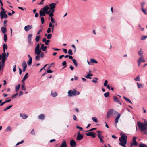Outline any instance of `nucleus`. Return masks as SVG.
I'll list each match as a JSON object with an SVG mask.
<instances>
[{
	"mask_svg": "<svg viewBox=\"0 0 147 147\" xmlns=\"http://www.w3.org/2000/svg\"><path fill=\"white\" fill-rule=\"evenodd\" d=\"M32 63V59H29V60L27 61V63L28 65H30Z\"/></svg>",
	"mask_w": 147,
	"mask_h": 147,
	"instance_id": "40",
	"label": "nucleus"
},
{
	"mask_svg": "<svg viewBox=\"0 0 147 147\" xmlns=\"http://www.w3.org/2000/svg\"><path fill=\"white\" fill-rule=\"evenodd\" d=\"M137 84L138 85V88H143V86L142 84L140 83H139L138 82H137Z\"/></svg>",
	"mask_w": 147,
	"mask_h": 147,
	"instance_id": "33",
	"label": "nucleus"
},
{
	"mask_svg": "<svg viewBox=\"0 0 147 147\" xmlns=\"http://www.w3.org/2000/svg\"><path fill=\"white\" fill-rule=\"evenodd\" d=\"M97 136L98 138L100 139V142L101 143H104V141L102 139V138H103V136H101L100 134H98Z\"/></svg>",
	"mask_w": 147,
	"mask_h": 147,
	"instance_id": "21",
	"label": "nucleus"
},
{
	"mask_svg": "<svg viewBox=\"0 0 147 147\" xmlns=\"http://www.w3.org/2000/svg\"><path fill=\"white\" fill-rule=\"evenodd\" d=\"M145 123L138 121L137 122L138 126L140 129V131L141 132H143L144 133L147 135V122L144 121Z\"/></svg>",
	"mask_w": 147,
	"mask_h": 147,
	"instance_id": "1",
	"label": "nucleus"
},
{
	"mask_svg": "<svg viewBox=\"0 0 147 147\" xmlns=\"http://www.w3.org/2000/svg\"><path fill=\"white\" fill-rule=\"evenodd\" d=\"M0 16L1 18L3 19V18L6 19L7 17V15L5 14V12L1 11L0 12Z\"/></svg>",
	"mask_w": 147,
	"mask_h": 147,
	"instance_id": "6",
	"label": "nucleus"
},
{
	"mask_svg": "<svg viewBox=\"0 0 147 147\" xmlns=\"http://www.w3.org/2000/svg\"><path fill=\"white\" fill-rule=\"evenodd\" d=\"M93 76V74H88L87 76H86L85 77L86 78H88L89 79H91L92 78L89 77V76Z\"/></svg>",
	"mask_w": 147,
	"mask_h": 147,
	"instance_id": "42",
	"label": "nucleus"
},
{
	"mask_svg": "<svg viewBox=\"0 0 147 147\" xmlns=\"http://www.w3.org/2000/svg\"><path fill=\"white\" fill-rule=\"evenodd\" d=\"M11 99H9L8 100H6L5 101L3 102H2L1 104H0V106H2L4 104H5V103L9 102H10L11 101Z\"/></svg>",
	"mask_w": 147,
	"mask_h": 147,
	"instance_id": "27",
	"label": "nucleus"
},
{
	"mask_svg": "<svg viewBox=\"0 0 147 147\" xmlns=\"http://www.w3.org/2000/svg\"><path fill=\"white\" fill-rule=\"evenodd\" d=\"M1 30L2 31V32L3 34H4L7 31V29H6V28L5 27H3L1 28Z\"/></svg>",
	"mask_w": 147,
	"mask_h": 147,
	"instance_id": "26",
	"label": "nucleus"
},
{
	"mask_svg": "<svg viewBox=\"0 0 147 147\" xmlns=\"http://www.w3.org/2000/svg\"><path fill=\"white\" fill-rule=\"evenodd\" d=\"M60 147H67V144L65 140L63 141V142L60 146Z\"/></svg>",
	"mask_w": 147,
	"mask_h": 147,
	"instance_id": "22",
	"label": "nucleus"
},
{
	"mask_svg": "<svg viewBox=\"0 0 147 147\" xmlns=\"http://www.w3.org/2000/svg\"><path fill=\"white\" fill-rule=\"evenodd\" d=\"M32 35L31 34H29L27 37L28 42L30 45H31L32 43L31 40Z\"/></svg>",
	"mask_w": 147,
	"mask_h": 147,
	"instance_id": "11",
	"label": "nucleus"
},
{
	"mask_svg": "<svg viewBox=\"0 0 147 147\" xmlns=\"http://www.w3.org/2000/svg\"><path fill=\"white\" fill-rule=\"evenodd\" d=\"M40 36L39 35L36 36L35 39V41L36 42H39L40 39Z\"/></svg>",
	"mask_w": 147,
	"mask_h": 147,
	"instance_id": "38",
	"label": "nucleus"
},
{
	"mask_svg": "<svg viewBox=\"0 0 147 147\" xmlns=\"http://www.w3.org/2000/svg\"><path fill=\"white\" fill-rule=\"evenodd\" d=\"M134 80L136 81H140V78L139 76L138 75L137 77H136L134 79Z\"/></svg>",
	"mask_w": 147,
	"mask_h": 147,
	"instance_id": "48",
	"label": "nucleus"
},
{
	"mask_svg": "<svg viewBox=\"0 0 147 147\" xmlns=\"http://www.w3.org/2000/svg\"><path fill=\"white\" fill-rule=\"evenodd\" d=\"M44 0H41V2L38 3V5H43L44 4L43 2H44Z\"/></svg>",
	"mask_w": 147,
	"mask_h": 147,
	"instance_id": "62",
	"label": "nucleus"
},
{
	"mask_svg": "<svg viewBox=\"0 0 147 147\" xmlns=\"http://www.w3.org/2000/svg\"><path fill=\"white\" fill-rule=\"evenodd\" d=\"M28 73H27L25 75L23 79L22 80V81L23 82H24V81L28 77Z\"/></svg>",
	"mask_w": 147,
	"mask_h": 147,
	"instance_id": "34",
	"label": "nucleus"
},
{
	"mask_svg": "<svg viewBox=\"0 0 147 147\" xmlns=\"http://www.w3.org/2000/svg\"><path fill=\"white\" fill-rule=\"evenodd\" d=\"M68 93V96L70 97L76 95V89H74L73 90H69Z\"/></svg>",
	"mask_w": 147,
	"mask_h": 147,
	"instance_id": "4",
	"label": "nucleus"
},
{
	"mask_svg": "<svg viewBox=\"0 0 147 147\" xmlns=\"http://www.w3.org/2000/svg\"><path fill=\"white\" fill-rule=\"evenodd\" d=\"M85 134L87 136H91L93 138H95L96 137L95 134L93 132H89L86 133Z\"/></svg>",
	"mask_w": 147,
	"mask_h": 147,
	"instance_id": "15",
	"label": "nucleus"
},
{
	"mask_svg": "<svg viewBox=\"0 0 147 147\" xmlns=\"http://www.w3.org/2000/svg\"><path fill=\"white\" fill-rule=\"evenodd\" d=\"M51 94L53 97H55L57 95V93L56 92H54L53 93H51Z\"/></svg>",
	"mask_w": 147,
	"mask_h": 147,
	"instance_id": "44",
	"label": "nucleus"
},
{
	"mask_svg": "<svg viewBox=\"0 0 147 147\" xmlns=\"http://www.w3.org/2000/svg\"><path fill=\"white\" fill-rule=\"evenodd\" d=\"M138 61H140L141 63L142 62H145V60L143 59L142 57H140L138 59Z\"/></svg>",
	"mask_w": 147,
	"mask_h": 147,
	"instance_id": "30",
	"label": "nucleus"
},
{
	"mask_svg": "<svg viewBox=\"0 0 147 147\" xmlns=\"http://www.w3.org/2000/svg\"><path fill=\"white\" fill-rule=\"evenodd\" d=\"M38 117L40 120H43L45 118V115L43 114H41L38 116Z\"/></svg>",
	"mask_w": 147,
	"mask_h": 147,
	"instance_id": "18",
	"label": "nucleus"
},
{
	"mask_svg": "<svg viewBox=\"0 0 147 147\" xmlns=\"http://www.w3.org/2000/svg\"><path fill=\"white\" fill-rule=\"evenodd\" d=\"M113 100L114 101L120 104V102L118 98L116 96H114L113 97Z\"/></svg>",
	"mask_w": 147,
	"mask_h": 147,
	"instance_id": "24",
	"label": "nucleus"
},
{
	"mask_svg": "<svg viewBox=\"0 0 147 147\" xmlns=\"http://www.w3.org/2000/svg\"><path fill=\"white\" fill-rule=\"evenodd\" d=\"M52 36V35L51 34H48V35L47 36V38L48 39H50Z\"/></svg>",
	"mask_w": 147,
	"mask_h": 147,
	"instance_id": "55",
	"label": "nucleus"
},
{
	"mask_svg": "<svg viewBox=\"0 0 147 147\" xmlns=\"http://www.w3.org/2000/svg\"><path fill=\"white\" fill-rule=\"evenodd\" d=\"M20 86V84H18L15 88V91L16 92L19 89Z\"/></svg>",
	"mask_w": 147,
	"mask_h": 147,
	"instance_id": "45",
	"label": "nucleus"
},
{
	"mask_svg": "<svg viewBox=\"0 0 147 147\" xmlns=\"http://www.w3.org/2000/svg\"><path fill=\"white\" fill-rule=\"evenodd\" d=\"M92 119L94 122L96 123H97L98 122V121L96 117H92Z\"/></svg>",
	"mask_w": 147,
	"mask_h": 147,
	"instance_id": "41",
	"label": "nucleus"
},
{
	"mask_svg": "<svg viewBox=\"0 0 147 147\" xmlns=\"http://www.w3.org/2000/svg\"><path fill=\"white\" fill-rule=\"evenodd\" d=\"M9 53H7V55L5 53H4V52L2 53V55H3V59H2L3 63L5 62V61L6 60L7 58L8 57Z\"/></svg>",
	"mask_w": 147,
	"mask_h": 147,
	"instance_id": "7",
	"label": "nucleus"
},
{
	"mask_svg": "<svg viewBox=\"0 0 147 147\" xmlns=\"http://www.w3.org/2000/svg\"><path fill=\"white\" fill-rule=\"evenodd\" d=\"M108 81L107 80H105L104 81V85L105 87L107 86V85Z\"/></svg>",
	"mask_w": 147,
	"mask_h": 147,
	"instance_id": "57",
	"label": "nucleus"
},
{
	"mask_svg": "<svg viewBox=\"0 0 147 147\" xmlns=\"http://www.w3.org/2000/svg\"><path fill=\"white\" fill-rule=\"evenodd\" d=\"M109 95V93L108 92H106L104 94V96L105 97H108Z\"/></svg>",
	"mask_w": 147,
	"mask_h": 147,
	"instance_id": "52",
	"label": "nucleus"
},
{
	"mask_svg": "<svg viewBox=\"0 0 147 147\" xmlns=\"http://www.w3.org/2000/svg\"><path fill=\"white\" fill-rule=\"evenodd\" d=\"M7 45H5V44L4 43L3 44V52H4V53L5 52V49H7Z\"/></svg>",
	"mask_w": 147,
	"mask_h": 147,
	"instance_id": "36",
	"label": "nucleus"
},
{
	"mask_svg": "<svg viewBox=\"0 0 147 147\" xmlns=\"http://www.w3.org/2000/svg\"><path fill=\"white\" fill-rule=\"evenodd\" d=\"M113 109H111L109 110L107 114V118H108L113 115Z\"/></svg>",
	"mask_w": 147,
	"mask_h": 147,
	"instance_id": "10",
	"label": "nucleus"
},
{
	"mask_svg": "<svg viewBox=\"0 0 147 147\" xmlns=\"http://www.w3.org/2000/svg\"><path fill=\"white\" fill-rule=\"evenodd\" d=\"M12 105H10L8 106L6 108H4V109L3 111H5L7 110L8 109H9L12 107Z\"/></svg>",
	"mask_w": 147,
	"mask_h": 147,
	"instance_id": "43",
	"label": "nucleus"
},
{
	"mask_svg": "<svg viewBox=\"0 0 147 147\" xmlns=\"http://www.w3.org/2000/svg\"><path fill=\"white\" fill-rule=\"evenodd\" d=\"M90 61L91 63H97L98 62L96 60L93 59H90Z\"/></svg>",
	"mask_w": 147,
	"mask_h": 147,
	"instance_id": "35",
	"label": "nucleus"
},
{
	"mask_svg": "<svg viewBox=\"0 0 147 147\" xmlns=\"http://www.w3.org/2000/svg\"><path fill=\"white\" fill-rule=\"evenodd\" d=\"M138 53L139 55L141 56H142V55L143 54V51H142V50L141 48L140 49V50L138 52Z\"/></svg>",
	"mask_w": 147,
	"mask_h": 147,
	"instance_id": "25",
	"label": "nucleus"
},
{
	"mask_svg": "<svg viewBox=\"0 0 147 147\" xmlns=\"http://www.w3.org/2000/svg\"><path fill=\"white\" fill-rule=\"evenodd\" d=\"M49 27L50 28L54 27V25H52V23L51 22H50L49 23Z\"/></svg>",
	"mask_w": 147,
	"mask_h": 147,
	"instance_id": "59",
	"label": "nucleus"
},
{
	"mask_svg": "<svg viewBox=\"0 0 147 147\" xmlns=\"http://www.w3.org/2000/svg\"><path fill=\"white\" fill-rule=\"evenodd\" d=\"M47 47L46 46H45L44 47H42L40 49V50H42L43 51H46V49H47Z\"/></svg>",
	"mask_w": 147,
	"mask_h": 147,
	"instance_id": "47",
	"label": "nucleus"
},
{
	"mask_svg": "<svg viewBox=\"0 0 147 147\" xmlns=\"http://www.w3.org/2000/svg\"><path fill=\"white\" fill-rule=\"evenodd\" d=\"M138 147H147V146L143 143H141L139 144Z\"/></svg>",
	"mask_w": 147,
	"mask_h": 147,
	"instance_id": "39",
	"label": "nucleus"
},
{
	"mask_svg": "<svg viewBox=\"0 0 147 147\" xmlns=\"http://www.w3.org/2000/svg\"><path fill=\"white\" fill-rule=\"evenodd\" d=\"M22 65L23 68H26L27 65H26V62L25 61H24L23 62V63H22Z\"/></svg>",
	"mask_w": 147,
	"mask_h": 147,
	"instance_id": "31",
	"label": "nucleus"
},
{
	"mask_svg": "<svg viewBox=\"0 0 147 147\" xmlns=\"http://www.w3.org/2000/svg\"><path fill=\"white\" fill-rule=\"evenodd\" d=\"M50 17V19L51 21V22L53 23H54L55 22V21L54 18L53 17L54 16V14L52 13H50V15H49Z\"/></svg>",
	"mask_w": 147,
	"mask_h": 147,
	"instance_id": "16",
	"label": "nucleus"
},
{
	"mask_svg": "<svg viewBox=\"0 0 147 147\" xmlns=\"http://www.w3.org/2000/svg\"><path fill=\"white\" fill-rule=\"evenodd\" d=\"M68 53L69 55H73L72 51L71 49H69L68 51Z\"/></svg>",
	"mask_w": 147,
	"mask_h": 147,
	"instance_id": "51",
	"label": "nucleus"
},
{
	"mask_svg": "<svg viewBox=\"0 0 147 147\" xmlns=\"http://www.w3.org/2000/svg\"><path fill=\"white\" fill-rule=\"evenodd\" d=\"M21 88L22 90L25 91L26 90V88L25 87V83L24 82H23L22 83L21 85Z\"/></svg>",
	"mask_w": 147,
	"mask_h": 147,
	"instance_id": "28",
	"label": "nucleus"
},
{
	"mask_svg": "<svg viewBox=\"0 0 147 147\" xmlns=\"http://www.w3.org/2000/svg\"><path fill=\"white\" fill-rule=\"evenodd\" d=\"M40 45L39 43H38L35 48V53H36V52H37L38 53L41 52V50H40Z\"/></svg>",
	"mask_w": 147,
	"mask_h": 147,
	"instance_id": "8",
	"label": "nucleus"
},
{
	"mask_svg": "<svg viewBox=\"0 0 147 147\" xmlns=\"http://www.w3.org/2000/svg\"><path fill=\"white\" fill-rule=\"evenodd\" d=\"M146 38V37L145 36H142L141 37V40H145Z\"/></svg>",
	"mask_w": 147,
	"mask_h": 147,
	"instance_id": "54",
	"label": "nucleus"
},
{
	"mask_svg": "<svg viewBox=\"0 0 147 147\" xmlns=\"http://www.w3.org/2000/svg\"><path fill=\"white\" fill-rule=\"evenodd\" d=\"M20 116L24 119H25L28 117L27 115L25 114L20 113Z\"/></svg>",
	"mask_w": 147,
	"mask_h": 147,
	"instance_id": "19",
	"label": "nucleus"
},
{
	"mask_svg": "<svg viewBox=\"0 0 147 147\" xmlns=\"http://www.w3.org/2000/svg\"><path fill=\"white\" fill-rule=\"evenodd\" d=\"M56 5V3H53L50 4L49 5V7L50 11L51 12H52L53 13L55 12V8Z\"/></svg>",
	"mask_w": 147,
	"mask_h": 147,
	"instance_id": "3",
	"label": "nucleus"
},
{
	"mask_svg": "<svg viewBox=\"0 0 147 147\" xmlns=\"http://www.w3.org/2000/svg\"><path fill=\"white\" fill-rule=\"evenodd\" d=\"M83 138V136L80 134L78 132V133L77 140H82Z\"/></svg>",
	"mask_w": 147,
	"mask_h": 147,
	"instance_id": "17",
	"label": "nucleus"
},
{
	"mask_svg": "<svg viewBox=\"0 0 147 147\" xmlns=\"http://www.w3.org/2000/svg\"><path fill=\"white\" fill-rule=\"evenodd\" d=\"M49 9V6L47 5L41 9L44 11L45 13H46L47 14L49 15L50 13H52V12H50L49 10H48Z\"/></svg>",
	"mask_w": 147,
	"mask_h": 147,
	"instance_id": "5",
	"label": "nucleus"
},
{
	"mask_svg": "<svg viewBox=\"0 0 147 147\" xmlns=\"http://www.w3.org/2000/svg\"><path fill=\"white\" fill-rule=\"evenodd\" d=\"M96 128H92L90 129L88 131H86V132H89L90 131H93L96 130Z\"/></svg>",
	"mask_w": 147,
	"mask_h": 147,
	"instance_id": "61",
	"label": "nucleus"
},
{
	"mask_svg": "<svg viewBox=\"0 0 147 147\" xmlns=\"http://www.w3.org/2000/svg\"><path fill=\"white\" fill-rule=\"evenodd\" d=\"M50 41V40H46V41L45 42V44L46 45H48L49 44V42Z\"/></svg>",
	"mask_w": 147,
	"mask_h": 147,
	"instance_id": "60",
	"label": "nucleus"
},
{
	"mask_svg": "<svg viewBox=\"0 0 147 147\" xmlns=\"http://www.w3.org/2000/svg\"><path fill=\"white\" fill-rule=\"evenodd\" d=\"M47 13L41 9L39 11V14L41 16H44Z\"/></svg>",
	"mask_w": 147,
	"mask_h": 147,
	"instance_id": "23",
	"label": "nucleus"
},
{
	"mask_svg": "<svg viewBox=\"0 0 147 147\" xmlns=\"http://www.w3.org/2000/svg\"><path fill=\"white\" fill-rule=\"evenodd\" d=\"M41 52L38 53L37 52H36V53H35L36 55H37L35 57V59L36 60L39 61L40 60V57L39 55H40Z\"/></svg>",
	"mask_w": 147,
	"mask_h": 147,
	"instance_id": "20",
	"label": "nucleus"
},
{
	"mask_svg": "<svg viewBox=\"0 0 147 147\" xmlns=\"http://www.w3.org/2000/svg\"><path fill=\"white\" fill-rule=\"evenodd\" d=\"M141 9L142 12L145 14H147V8H146L145 9L142 8Z\"/></svg>",
	"mask_w": 147,
	"mask_h": 147,
	"instance_id": "29",
	"label": "nucleus"
},
{
	"mask_svg": "<svg viewBox=\"0 0 147 147\" xmlns=\"http://www.w3.org/2000/svg\"><path fill=\"white\" fill-rule=\"evenodd\" d=\"M32 28V25H28L24 27V30L26 32H28Z\"/></svg>",
	"mask_w": 147,
	"mask_h": 147,
	"instance_id": "12",
	"label": "nucleus"
},
{
	"mask_svg": "<svg viewBox=\"0 0 147 147\" xmlns=\"http://www.w3.org/2000/svg\"><path fill=\"white\" fill-rule=\"evenodd\" d=\"M40 18H41V22L42 24H43L44 22V17H40Z\"/></svg>",
	"mask_w": 147,
	"mask_h": 147,
	"instance_id": "53",
	"label": "nucleus"
},
{
	"mask_svg": "<svg viewBox=\"0 0 147 147\" xmlns=\"http://www.w3.org/2000/svg\"><path fill=\"white\" fill-rule=\"evenodd\" d=\"M137 137H134L133 138L132 140V142L131 143V146H137L138 144V143L136 141V139L137 138Z\"/></svg>",
	"mask_w": 147,
	"mask_h": 147,
	"instance_id": "9",
	"label": "nucleus"
},
{
	"mask_svg": "<svg viewBox=\"0 0 147 147\" xmlns=\"http://www.w3.org/2000/svg\"><path fill=\"white\" fill-rule=\"evenodd\" d=\"M4 41L6 42L7 40V35L6 34H4Z\"/></svg>",
	"mask_w": 147,
	"mask_h": 147,
	"instance_id": "46",
	"label": "nucleus"
},
{
	"mask_svg": "<svg viewBox=\"0 0 147 147\" xmlns=\"http://www.w3.org/2000/svg\"><path fill=\"white\" fill-rule=\"evenodd\" d=\"M123 98L126 100V101L127 102H128L130 103L131 104H132V103L131 100L130 99H128L127 97H126L125 96H123Z\"/></svg>",
	"mask_w": 147,
	"mask_h": 147,
	"instance_id": "32",
	"label": "nucleus"
},
{
	"mask_svg": "<svg viewBox=\"0 0 147 147\" xmlns=\"http://www.w3.org/2000/svg\"><path fill=\"white\" fill-rule=\"evenodd\" d=\"M70 144L71 147H75L76 146V142L73 139L71 140Z\"/></svg>",
	"mask_w": 147,
	"mask_h": 147,
	"instance_id": "14",
	"label": "nucleus"
},
{
	"mask_svg": "<svg viewBox=\"0 0 147 147\" xmlns=\"http://www.w3.org/2000/svg\"><path fill=\"white\" fill-rule=\"evenodd\" d=\"M66 62L65 61L63 62L62 63V65L63 66H65L64 68L66 67Z\"/></svg>",
	"mask_w": 147,
	"mask_h": 147,
	"instance_id": "56",
	"label": "nucleus"
},
{
	"mask_svg": "<svg viewBox=\"0 0 147 147\" xmlns=\"http://www.w3.org/2000/svg\"><path fill=\"white\" fill-rule=\"evenodd\" d=\"M51 29L50 28H49L47 30V32L48 33H49L51 32Z\"/></svg>",
	"mask_w": 147,
	"mask_h": 147,
	"instance_id": "64",
	"label": "nucleus"
},
{
	"mask_svg": "<svg viewBox=\"0 0 147 147\" xmlns=\"http://www.w3.org/2000/svg\"><path fill=\"white\" fill-rule=\"evenodd\" d=\"M18 94V93H16L15 95H12V98H15L17 97Z\"/></svg>",
	"mask_w": 147,
	"mask_h": 147,
	"instance_id": "58",
	"label": "nucleus"
},
{
	"mask_svg": "<svg viewBox=\"0 0 147 147\" xmlns=\"http://www.w3.org/2000/svg\"><path fill=\"white\" fill-rule=\"evenodd\" d=\"M11 130V128L10 126H9L8 127L6 128V131L7 132H9V131H10Z\"/></svg>",
	"mask_w": 147,
	"mask_h": 147,
	"instance_id": "49",
	"label": "nucleus"
},
{
	"mask_svg": "<svg viewBox=\"0 0 147 147\" xmlns=\"http://www.w3.org/2000/svg\"><path fill=\"white\" fill-rule=\"evenodd\" d=\"M115 113L116 114H117L118 115V116L116 118L115 120V123L116 124L118 122L119 119L120 118L121 115L119 113L115 111Z\"/></svg>",
	"mask_w": 147,
	"mask_h": 147,
	"instance_id": "13",
	"label": "nucleus"
},
{
	"mask_svg": "<svg viewBox=\"0 0 147 147\" xmlns=\"http://www.w3.org/2000/svg\"><path fill=\"white\" fill-rule=\"evenodd\" d=\"M76 128H78V129H80V131H81L83 129L81 127H80V126H76Z\"/></svg>",
	"mask_w": 147,
	"mask_h": 147,
	"instance_id": "63",
	"label": "nucleus"
},
{
	"mask_svg": "<svg viewBox=\"0 0 147 147\" xmlns=\"http://www.w3.org/2000/svg\"><path fill=\"white\" fill-rule=\"evenodd\" d=\"M72 61L75 66L76 67H77L78 64L76 60L75 59H72Z\"/></svg>",
	"mask_w": 147,
	"mask_h": 147,
	"instance_id": "37",
	"label": "nucleus"
},
{
	"mask_svg": "<svg viewBox=\"0 0 147 147\" xmlns=\"http://www.w3.org/2000/svg\"><path fill=\"white\" fill-rule=\"evenodd\" d=\"M40 57L42 58H43L45 57V55L44 53L43 52H42L41 51V53H40Z\"/></svg>",
	"mask_w": 147,
	"mask_h": 147,
	"instance_id": "50",
	"label": "nucleus"
},
{
	"mask_svg": "<svg viewBox=\"0 0 147 147\" xmlns=\"http://www.w3.org/2000/svg\"><path fill=\"white\" fill-rule=\"evenodd\" d=\"M120 134L121 137L119 139V140L120 142L119 143V144L121 146H124V145H126L127 144V136L122 133H121Z\"/></svg>",
	"mask_w": 147,
	"mask_h": 147,
	"instance_id": "2",
	"label": "nucleus"
}]
</instances>
